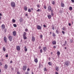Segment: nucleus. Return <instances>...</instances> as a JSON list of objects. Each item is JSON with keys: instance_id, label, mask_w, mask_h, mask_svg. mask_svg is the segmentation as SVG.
Returning a JSON list of instances; mask_svg holds the SVG:
<instances>
[{"instance_id": "47", "label": "nucleus", "mask_w": 74, "mask_h": 74, "mask_svg": "<svg viewBox=\"0 0 74 74\" xmlns=\"http://www.w3.org/2000/svg\"><path fill=\"white\" fill-rule=\"evenodd\" d=\"M43 27H47V26H46V25H43Z\"/></svg>"}, {"instance_id": "45", "label": "nucleus", "mask_w": 74, "mask_h": 74, "mask_svg": "<svg viewBox=\"0 0 74 74\" xmlns=\"http://www.w3.org/2000/svg\"><path fill=\"white\" fill-rule=\"evenodd\" d=\"M53 48H56V46H54L53 47Z\"/></svg>"}, {"instance_id": "54", "label": "nucleus", "mask_w": 74, "mask_h": 74, "mask_svg": "<svg viewBox=\"0 0 74 74\" xmlns=\"http://www.w3.org/2000/svg\"><path fill=\"white\" fill-rule=\"evenodd\" d=\"M55 74H59V73H58L57 72H55Z\"/></svg>"}, {"instance_id": "24", "label": "nucleus", "mask_w": 74, "mask_h": 74, "mask_svg": "<svg viewBox=\"0 0 74 74\" xmlns=\"http://www.w3.org/2000/svg\"><path fill=\"white\" fill-rule=\"evenodd\" d=\"M23 37L24 40H26L27 39V37L26 36H23Z\"/></svg>"}, {"instance_id": "16", "label": "nucleus", "mask_w": 74, "mask_h": 74, "mask_svg": "<svg viewBox=\"0 0 74 74\" xmlns=\"http://www.w3.org/2000/svg\"><path fill=\"white\" fill-rule=\"evenodd\" d=\"M52 43L54 45H55L56 44V42L55 40H53L52 41Z\"/></svg>"}, {"instance_id": "36", "label": "nucleus", "mask_w": 74, "mask_h": 74, "mask_svg": "<svg viewBox=\"0 0 74 74\" xmlns=\"http://www.w3.org/2000/svg\"><path fill=\"white\" fill-rule=\"evenodd\" d=\"M52 29H53V30H55V27H54V26L53 25L52 26Z\"/></svg>"}, {"instance_id": "53", "label": "nucleus", "mask_w": 74, "mask_h": 74, "mask_svg": "<svg viewBox=\"0 0 74 74\" xmlns=\"http://www.w3.org/2000/svg\"><path fill=\"white\" fill-rule=\"evenodd\" d=\"M71 1L72 3H74V0H71Z\"/></svg>"}, {"instance_id": "8", "label": "nucleus", "mask_w": 74, "mask_h": 74, "mask_svg": "<svg viewBox=\"0 0 74 74\" xmlns=\"http://www.w3.org/2000/svg\"><path fill=\"white\" fill-rule=\"evenodd\" d=\"M69 63H70V62H69L68 61H66L65 62V65H66L67 66H69Z\"/></svg>"}, {"instance_id": "50", "label": "nucleus", "mask_w": 74, "mask_h": 74, "mask_svg": "<svg viewBox=\"0 0 74 74\" xmlns=\"http://www.w3.org/2000/svg\"><path fill=\"white\" fill-rule=\"evenodd\" d=\"M27 71H30V69L29 68H28L27 70Z\"/></svg>"}, {"instance_id": "20", "label": "nucleus", "mask_w": 74, "mask_h": 74, "mask_svg": "<svg viewBox=\"0 0 74 74\" xmlns=\"http://www.w3.org/2000/svg\"><path fill=\"white\" fill-rule=\"evenodd\" d=\"M24 48L25 49V52H27V49L26 48V46H25L24 47Z\"/></svg>"}, {"instance_id": "64", "label": "nucleus", "mask_w": 74, "mask_h": 74, "mask_svg": "<svg viewBox=\"0 0 74 74\" xmlns=\"http://www.w3.org/2000/svg\"><path fill=\"white\" fill-rule=\"evenodd\" d=\"M32 74H34V73L33 72H32Z\"/></svg>"}, {"instance_id": "38", "label": "nucleus", "mask_w": 74, "mask_h": 74, "mask_svg": "<svg viewBox=\"0 0 74 74\" xmlns=\"http://www.w3.org/2000/svg\"><path fill=\"white\" fill-rule=\"evenodd\" d=\"M40 53H42V49H41L40 50Z\"/></svg>"}, {"instance_id": "48", "label": "nucleus", "mask_w": 74, "mask_h": 74, "mask_svg": "<svg viewBox=\"0 0 74 74\" xmlns=\"http://www.w3.org/2000/svg\"><path fill=\"white\" fill-rule=\"evenodd\" d=\"M56 33H59V31L58 30V29H57L56 30Z\"/></svg>"}, {"instance_id": "44", "label": "nucleus", "mask_w": 74, "mask_h": 74, "mask_svg": "<svg viewBox=\"0 0 74 74\" xmlns=\"http://www.w3.org/2000/svg\"><path fill=\"white\" fill-rule=\"evenodd\" d=\"M40 37L41 38H42V35H40Z\"/></svg>"}, {"instance_id": "51", "label": "nucleus", "mask_w": 74, "mask_h": 74, "mask_svg": "<svg viewBox=\"0 0 74 74\" xmlns=\"http://www.w3.org/2000/svg\"><path fill=\"white\" fill-rule=\"evenodd\" d=\"M41 48V46H39V49H40Z\"/></svg>"}, {"instance_id": "9", "label": "nucleus", "mask_w": 74, "mask_h": 74, "mask_svg": "<svg viewBox=\"0 0 74 74\" xmlns=\"http://www.w3.org/2000/svg\"><path fill=\"white\" fill-rule=\"evenodd\" d=\"M37 29L39 30H40V29L41 30V26L40 25H37Z\"/></svg>"}, {"instance_id": "28", "label": "nucleus", "mask_w": 74, "mask_h": 74, "mask_svg": "<svg viewBox=\"0 0 74 74\" xmlns=\"http://www.w3.org/2000/svg\"><path fill=\"white\" fill-rule=\"evenodd\" d=\"M41 11V9H38V10H36V11H37V12H40Z\"/></svg>"}, {"instance_id": "5", "label": "nucleus", "mask_w": 74, "mask_h": 74, "mask_svg": "<svg viewBox=\"0 0 74 74\" xmlns=\"http://www.w3.org/2000/svg\"><path fill=\"white\" fill-rule=\"evenodd\" d=\"M16 49L17 51H19L21 50V48L19 46H18L16 47Z\"/></svg>"}, {"instance_id": "40", "label": "nucleus", "mask_w": 74, "mask_h": 74, "mask_svg": "<svg viewBox=\"0 0 74 74\" xmlns=\"http://www.w3.org/2000/svg\"><path fill=\"white\" fill-rule=\"evenodd\" d=\"M5 57L6 58H8V54H7V55H6Z\"/></svg>"}, {"instance_id": "49", "label": "nucleus", "mask_w": 74, "mask_h": 74, "mask_svg": "<svg viewBox=\"0 0 74 74\" xmlns=\"http://www.w3.org/2000/svg\"><path fill=\"white\" fill-rule=\"evenodd\" d=\"M25 74H29V72H25Z\"/></svg>"}, {"instance_id": "32", "label": "nucleus", "mask_w": 74, "mask_h": 74, "mask_svg": "<svg viewBox=\"0 0 74 74\" xmlns=\"http://www.w3.org/2000/svg\"><path fill=\"white\" fill-rule=\"evenodd\" d=\"M69 10H73V8L71 7V6H70L69 8Z\"/></svg>"}, {"instance_id": "43", "label": "nucleus", "mask_w": 74, "mask_h": 74, "mask_svg": "<svg viewBox=\"0 0 74 74\" xmlns=\"http://www.w3.org/2000/svg\"><path fill=\"white\" fill-rule=\"evenodd\" d=\"M44 8H45V9H47V7H46V6H45V5L44 6Z\"/></svg>"}, {"instance_id": "25", "label": "nucleus", "mask_w": 74, "mask_h": 74, "mask_svg": "<svg viewBox=\"0 0 74 74\" xmlns=\"http://www.w3.org/2000/svg\"><path fill=\"white\" fill-rule=\"evenodd\" d=\"M57 53L58 56H59V55H60V53L59 51H58Z\"/></svg>"}, {"instance_id": "55", "label": "nucleus", "mask_w": 74, "mask_h": 74, "mask_svg": "<svg viewBox=\"0 0 74 74\" xmlns=\"http://www.w3.org/2000/svg\"><path fill=\"white\" fill-rule=\"evenodd\" d=\"M69 25L70 26H71V24L70 23H69Z\"/></svg>"}, {"instance_id": "59", "label": "nucleus", "mask_w": 74, "mask_h": 74, "mask_svg": "<svg viewBox=\"0 0 74 74\" xmlns=\"http://www.w3.org/2000/svg\"><path fill=\"white\" fill-rule=\"evenodd\" d=\"M12 63V61H10V63Z\"/></svg>"}, {"instance_id": "7", "label": "nucleus", "mask_w": 74, "mask_h": 74, "mask_svg": "<svg viewBox=\"0 0 74 74\" xmlns=\"http://www.w3.org/2000/svg\"><path fill=\"white\" fill-rule=\"evenodd\" d=\"M48 11H49V12H50V11L52 10V8L51 7V6H49L48 7Z\"/></svg>"}, {"instance_id": "19", "label": "nucleus", "mask_w": 74, "mask_h": 74, "mask_svg": "<svg viewBox=\"0 0 74 74\" xmlns=\"http://www.w3.org/2000/svg\"><path fill=\"white\" fill-rule=\"evenodd\" d=\"M8 67V66L7 64H5L4 66V68L5 69H7V68Z\"/></svg>"}, {"instance_id": "52", "label": "nucleus", "mask_w": 74, "mask_h": 74, "mask_svg": "<svg viewBox=\"0 0 74 74\" xmlns=\"http://www.w3.org/2000/svg\"><path fill=\"white\" fill-rule=\"evenodd\" d=\"M62 33L63 34H64V31H62Z\"/></svg>"}, {"instance_id": "57", "label": "nucleus", "mask_w": 74, "mask_h": 74, "mask_svg": "<svg viewBox=\"0 0 74 74\" xmlns=\"http://www.w3.org/2000/svg\"><path fill=\"white\" fill-rule=\"evenodd\" d=\"M25 16H28V14H25Z\"/></svg>"}, {"instance_id": "18", "label": "nucleus", "mask_w": 74, "mask_h": 74, "mask_svg": "<svg viewBox=\"0 0 74 74\" xmlns=\"http://www.w3.org/2000/svg\"><path fill=\"white\" fill-rule=\"evenodd\" d=\"M34 62H35V63H37L38 62V59H37V58L35 59Z\"/></svg>"}, {"instance_id": "15", "label": "nucleus", "mask_w": 74, "mask_h": 74, "mask_svg": "<svg viewBox=\"0 0 74 74\" xmlns=\"http://www.w3.org/2000/svg\"><path fill=\"white\" fill-rule=\"evenodd\" d=\"M55 69L57 71H59V67L58 66H56V67H55Z\"/></svg>"}, {"instance_id": "11", "label": "nucleus", "mask_w": 74, "mask_h": 74, "mask_svg": "<svg viewBox=\"0 0 74 74\" xmlns=\"http://www.w3.org/2000/svg\"><path fill=\"white\" fill-rule=\"evenodd\" d=\"M1 27L3 29H5V27L4 24H2L1 25Z\"/></svg>"}, {"instance_id": "58", "label": "nucleus", "mask_w": 74, "mask_h": 74, "mask_svg": "<svg viewBox=\"0 0 74 74\" xmlns=\"http://www.w3.org/2000/svg\"><path fill=\"white\" fill-rule=\"evenodd\" d=\"M4 31L5 32H6V31H7V29H5L4 30Z\"/></svg>"}, {"instance_id": "14", "label": "nucleus", "mask_w": 74, "mask_h": 74, "mask_svg": "<svg viewBox=\"0 0 74 74\" xmlns=\"http://www.w3.org/2000/svg\"><path fill=\"white\" fill-rule=\"evenodd\" d=\"M61 7H64V4L63 3V2L61 3Z\"/></svg>"}, {"instance_id": "34", "label": "nucleus", "mask_w": 74, "mask_h": 74, "mask_svg": "<svg viewBox=\"0 0 74 74\" xmlns=\"http://www.w3.org/2000/svg\"><path fill=\"white\" fill-rule=\"evenodd\" d=\"M62 30L64 31H66V27H63L62 28Z\"/></svg>"}, {"instance_id": "46", "label": "nucleus", "mask_w": 74, "mask_h": 74, "mask_svg": "<svg viewBox=\"0 0 74 74\" xmlns=\"http://www.w3.org/2000/svg\"><path fill=\"white\" fill-rule=\"evenodd\" d=\"M70 42H71V43H72V42H73V40H70Z\"/></svg>"}, {"instance_id": "23", "label": "nucleus", "mask_w": 74, "mask_h": 74, "mask_svg": "<svg viewBox=\"0 0 74 74\" xmlns=\"http://www.w3.org/2000/svg\"><path fill=\"white\" fill-rule=\"evenodd\" d=\"M28 11L29 12H32V10L30 8H28Z\"/></svg>"}, {"instance_id": "31", "label": "nucleus", "mask_w": 74, "mask_h": 74, "mask_svg": "<svg viewBox=\"0 0 74 74\" xmlns=\"http://www.w3.org/2000/svg\"><path fill=\"white\" fill-rule=\"evenodd\" d=\"M12 21L13 22V23H15V22H16V21L15 20V19H13L12 20Z\"/></svg>"}, {"instance_id": "62", "label": "nucleus", "mask_w": 74, "mask_h": 74, "mask_svg": "<svg viewBox=\"0 0 74 74\" xmlns=\"http://www.w3.org/2000/svg\"><path fill=\"white\" fill-rule=\"evenodd\" d=\"M11 70H14V68H11Z\"/></svg>"}, {"instance_id": "56", "label": "nucleus", "mask_w": 74, "mask_h": 74, "mask_svg": "<svg viewBox=\"0 0 74 74\" xmlns=\"http://www.w3.org/2000/svg\"><path fill=\"white\" fill-rule=\"evenodd\" d=\"M2 65V63L1 62H0V66H1Z\"/></svg>"}, {"instance_id": "13", "label": "nucleus", "mask_w": 74, "mask_h": 74, "mask_svg": "<svg viewBox=\"0 0 74 74\" xmlns=\"http://www.w3.org/2000/svg\"><path fill=\"white\" fill-rule=\"evenodd\" d=\"M24 9L25 11H27V7L26 6H25L24 8Z\"/></svg>"}, {"instance_id": "4", "label": "nucleus", "mask_w": 74, "mask_h": 74, "mask_svg": "<svg viewBox=\"0 0 74 74\" xmlns=\"http://www.w3.org/2000/svg\"><path fill=\"white\" fill-rule=\"evenodd\" d=\"M5 42H7V38L6 37V36H4L3 38Z\"/></svg>"}, {"instance_id": "29", "label": "nucleus", "mask_w": 74, "mask_h": 74, "mask_svg": "<svg viewBox=\"0 0 74 74\" xmlns=\"http://www.w3.org/2000/svg\"><path fill=\"white\" fill-rule=\"evenodd\" d=\"M26 34L27 33L26 32H24V34L23 35V36H26Z\"/></svg>"}, {"instance_id": "22", "label": "nucleus", "mask_w": 74, "mask_h": 74, "mask_svg": "<svg viewBox=\"0 0 74 74\" xmlns=\"http://www.w3.org/2000/svg\"><path fill=\"white\" fill-rule=\"evenodd\" d=\"M51 16H53L54 14H53V10H51Z\"/></svg>"}, {"instance_id": "61", "label": "nucleus", "mask_w": 74, "mask_h": 74, "mask_svg": "<svg viewBox=\"0 0 74 74\" xmlns=\"http://www.w3.org/2000/svg\"><path fill=\"white\" fill-rule=\"evenodd\" d=\"M0 16H2V14L1 13H0Z\"/></svg>"}, {"instance_id": "33", "label": "nucleus", "mask_w": 74, "mask_h": 74, "mask_svg": "<svg viewBox=\"0 0 74 74\" xmlns=\"http://www.w3.org/2000/svg\"><path fill=\"white\" fill-rule=\"evenodd\" d=\"M53 37H55L56 36L55 34L54 33H53Z\"/></svg>"}, {"instance_id": "30", "label": "nucleus", "mask_w": 74, "mask_h": 74, "mask_svg": "<svg viewBox=\"0 0 74 74\" xmlns=\"http://www.w3.org/2000/svg\"><path fill=\"white\" fill-rule=\"evenodd\" d=\"M13 26H14V27H16V26H17V25H16V24H13Z\"/></svg>"}, {"instance_id": "35", "label": "nucleus", "mask_w": 74, "mask_h": 74, "mask_svg": "<svg viewBox=\"0 0 74 74\" xmlns=\"http://www.w3.org/2000/svg\"><path fill=\"white\" fill-rule=\"evenodd\" d=\"M23 21V19H22V18H20V19L19 21L20 22H22Z\"/></svg>"}, {"instance_id": "37", "label": "nucleus", "mask_w": 74, "mask_h": 74, "mask_svg": "<svg viewBox=\"0 0 74 74\" xmlns=\"http://www.w3.org/2000/svg\"><path fill=\"white\" fill-rule=\"evenodd\" d=\"M44 71H47V69H46V68L45 67L44 68Z\"/></svg>"}, {"instance_id": "39", "label": "nucleus", "mask_w": 74, "mask_h": 74, "mask_svg": "<svg viewBox=\"0 0 74 74\" xmlns=\"http://www.w3.org/2000/svg\"><path fill=\"white\" fill-rule=\"evenodd\" d=\"M25 31L26 32H27L28 31V29H27V28L25 29Z\"/></svg>"}, {"instance_id": "3", "label": "nucleus", "mask_w": 74, "mask_h": 74, "mask_svg": "<svg viewBox=\"0 0 74 74\" xmlns=\"http://www.w3.org/2000/svg\"><path fill=\"white\" fill-rule=\"evenodd\" d=\"M27 69V66H26L24 65L23 66V70H24V71H25V70H26Z\"/></svg>"}, {"instance_id": "63", "label": "nucleus", "mask_w": 74, "mask_h": 74, "mask_svg": "<svg viewBox=\"0 0 74 74\" xmlns=\"http://www.w3.org/2000/svg\"><path fill=\"white\" fill-rule=\"evenodd\" d=\"M31 10H32V11L33 10V8H31Z\"/></svg>"}, {"instance_id": "60", "label": "nucleus", "mask_w": 74, "mask_h": 74, "mask_svg": "<svg viewBox=\"0 0 74 74\" xmlns=\"http://www.w3.org/2000/svg\"><path fill=\"white\" fill-rule=\"evenodd\" d=\"M65 44H67V41H65Z\"/></svg>"}, {"instance_id": "1", "label": "nucleus", "mask_w": 74, "mask_h": 74, "mask_svg": "<svg viewBox=\"0 0 74 74\" xmlns=\"http://www.w3.org/2000/svg\"><path fill=\"white\" fill-rule=\"evenodd\" d=\"M11 7L13 8H15L16 7V4H15V2L12 1L11 3Z\"/></svg>"}, {"instance_id": "41", "label": "nucleus", "mask_w": 74, "mask_h": 74, "mask_svg": "<svg viewBox=\"0 0 74 74\" xmlns=\"http://www.w3.org/2000/svg\"><path fill=\"white\" fill-rule=\"evenodd\" d=\"M37 6L38 8H40V5L39 4H38Z\"/></svg>"}, {"instance_id": "42", "label": "nucleus", "mask_w": 74, "mask_h": 74, "mask_svg": "<svg viewBox=\"0 0 74 74\" xmlns=\"http://www.w3.org/2000/svg\"><path fill=\"white\" fill-rule=\"evenodd\" d=\"M62 47H63V45L64 46H66V44L65 43V44H64L63 45H62Z\"/></svg>"}, {"instance_id": "12", "label": "nucleus", "mask_w": 74, "mask_h": 74, "mask_svg": "<svg viewBox=\"0 0 74 74\" xmlns=\"http://www.w3.org/2000/svg\"><path fill=\"white\" fill-rule=\"evenodd\" d=\"M32 41H34V42L35 41V37L34 36H32Z\"/></svg>"}, {"instance_id": "2", "label": "nucleus", "mask_w": 74, "mask_h": 74, "mask_svg": "<svg viewBox=\"0 0 74 74\" xmlns=\"http://www.w3.org/2000/svg\"><path fill=\"white\" fill-rule=\"evenodd\" d=\"M8 38L9 39V40L10 41H12V36H9L8 37Z\"/></svg>"}, {"instance_id": "26", "label": "nucleus", "mask_w": 74, "mask_h": 74, "mask_svg": "<svg viewBox=\"0 0 74 74\" xmlns=\"http://www.w3.org/2000/svg\"><path fill=\"white\" fill-rule=\"evenodd\" d=\"M3 50L4 51V52H5V51L6 49H5V47H3Z\"/></svg>"}, {"instance_id": "10", "label": "nucleus", "mask_w": 74, "mask_h": 74, "mask_svg": "<svg viewBox=\"0 0 74 74\" xmlns=\"http://www.w3.org/2000/svg\"><path fill=\"white\" fill-rule=\"evenodd\" d=\"M16 31H14L13 32V34L14 36H16Z\"/></svg>"}, {"instance_id": "21", "label": "nucleus", "mask_w": 74, "mask_h": 74, "mask_svg": "<svg viewBox=\"0 0 74 74\" xmlns=\"http://www.w3.org/2000/svg\"><path fill=\"white\" fill-rule=\"evenodd\" d=\"M48 64L49 65V66H52V64L51 62H49Z\"/></svg>"}, {"instance_id": "17", "label": "nucleus", "mask_w": 74, "mask_h": 74, "mask_svg": "<svg viewBox=\"0 0 74 74\" xmlns=\"http://www.w3.org/2000/svg\"><path fill=\"white\" fill-rule=\"evenodd\" d=\"M47 17L49 19H50L51 18V15H48L47 16Z\"/></svg>"}, {"instance_id": "27", "label": "nucleus", "mask_w": 74, "mask_h": 74, "mask_svg": "<svg viewBox=\"0 0 74 74\" xmlns=\"http://www.w3.org/2000/svg\"><path fill=\"white\" fill-rule=\"evenodd\" d=\"M55 2L54 1H52L51 2V4H52L53 5H55Z\"/></svg>"}, {"instance_id": "6", "label": "nucleus", "mask_w": 74, "mask_h": 74, "mask_svg": "<svg viewBox=\"0 0 74 74\" xmlns=\"http://www.w3.org/2000/svg\"><path fill=\"white\" fill-rule=\"evenodd\" d=\"M43 49L44 52H45L47 50V47H44L43 48Z\"/></svg>"}]
</instances>
